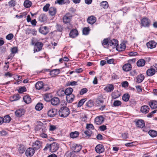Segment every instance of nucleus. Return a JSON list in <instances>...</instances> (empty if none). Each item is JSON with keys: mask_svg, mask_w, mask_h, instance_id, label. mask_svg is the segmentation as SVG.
Here are the masks:
<instances>
[{"mask_svg": "<svg viewBox=\"0 0 157 157\" xmlns=\"http://www.w3.org/2000/svg\"><path fill=\"white\" fill-rule=\"evenodd\" d=\"M70 112L69 108L65 106L62 107L60 109L59 111V113L60 117H65L68 116Z\"/></svg>", "mask_w": 157, "mask_h": 157, "instance_id": "f257e3e1", "label": "nucleus"}, {"mask_svg": "<svg viewBox=\"0 0 157 157\" xmlns=\"http://www.w3.org/2000/svg\"><path fill=\"white\" fill-rule=\"evenodd\" d=\"M44 148V149H47L48 148H50V151L52 152H54L56 151L58 149L59 146L57 143H53L50 144H47Z\"/></svg>", "mask_w": 157, "mask_h": 157, "instance_id": "f03ea898", "label": "nucleus"}, {"mask_svg": "<svg viewBox=\"0 0 157 157\" xmlns=\"http://www.w3.org/2000/svg\"><path fill=\"white\" fill-rule=\"evenodd\" d=\"M141 26L145 27H148L150 26L151 21L146 17H144L141 20Z\"/></svg>", "mask_w": 157, "mask_h": 157, "instance_id": "7ed1b4c3", "label": "nucleus"}, {"mask_svg": "<svg viewBox=\"0 0 157 157\" xmlns=\"http://www.w3.org/2000/svg\"><path fill=\"white\" fill-rule=\"evenodd\" d=\"M95 150L97 153L100 154L104 151L105 148L102 144H98L96 146Z\"/></svg>", "mask_w": 157, "mask_h": 157, "instance_id": "20e7f679", "label": "nucleus"}, {"mask_svg": "<svg viewBox=\"0 0 157 157\" xmlns=\"http://www.w3.org/2000/svg\"><path fill=\"white\" fill-rule=\"evenodd\" d=\"M72 16L71 14L68 13L65 14L63 17V22L65 23H69L72 18Z\"/></svg>", "mask_w": 157, "mask_h": 157, "instance_id": "39448f33", "label": "nucleus"}, {"mask_svg": "<svg viewBox=\"0 0 157 157\" xmlns=\"http://www.w3.org/2000/svg\"><path fill=\"white\" fill-rule=\"evenodd\" d=\"M43 124L41 122H39L35 128V130L36 131H39L40 132H45L47 129L44 128L43 126Z\"/></svg>", "mask_w": 157, "mask_h": 157, "instance_id": "423d86ee", "label": "nucleus"}, {"mask_svg": "<svg viewBox=\"0 0 157 157\" xmlns=\"http://www.w3.org/2000/svg\"><path fill=\"white\" fill-rule=\"evenodd\" d=\"M43 44L41 42H37L34 45V52L40 51L41 49Z\"/></svg>", "mask_w": 157, "mask_h": 157, "instance_id": "0eeeda50", "label": "nucleus"}, {"mask_svg": "<svg viewBox=\"0 0 157 157\" xmlns=\"http://www.w3.org/2000/svg\"><path fill=\"white\" fill-rule=\"evenodd\" d=\"M35 153V151L33 148L29 147L28 148L26 151L25 154L28 157H30L33 155Z\"/></svg>", "mask_w": 157, "mask_h": 157, "instance_id": "6e6552de", "label": "nucleus"}, {"mask_svg": "<svg viewBox=\"0 0 157 157\" xmlns=\"http://www.w3.org/2000/svg\"><path fill=\"white\" fill-rule=\"evenodd\" d=\"M104 119L101 116L96 117L95 119V122L96 124H101L104 121Z\"/></svg>", "mask_w": 157, "mask_h": 157, "instance_id": "1a4fd4ad", "label": "nucleus"}, {"mask_svg": "<svg viewBox=\"0 0 157 157\" xmlns=\"http://www.w3.org/2000/svg\"><path fill=\"white\" fill-rule=\"evenodd\" d=\"M57 111L56 109H52L49 110L48 112V116L50 117H53L57 114Z\"/></svg>", "mask_w": 157, "mask_h": 157, "instance_id": "9d476101", "label": "nucleus"}, {"mask_svg": "<svg viewBox=\"0 0 157 157\" xmlns=\"http://www.w3.org/2000/svg\"><path fill=\"white\" fill-rule=\"evenodd\" d=\"M41 143L40 141L36 140L33 144L32 148L35 150L39 149L41 147Z\"/></svg>", "mask_w": 157, "mask_h": 157, "instance_id": "9b49d317", "label": "nucleus"}, {"mask_svg": "<svg viewBox=\"0 0 157 157\" xmlns=\"http://www.w3.org/2000/svg\"><path fill=\"white\" fill-rule=\"evenodd\" d=\"M39 31L40 33L44 35H46L49 32L48 29L46 26L41 27Z\"/></svg>", "mask_w": 157, "mask_h": 157, "instance_id": "f8f14e48", "label": "nucleus"}, {"mask_svg": "<svg viewBox=\"0 0 157 157\" xmlns=\"http://www.w3.org/2000/svg\"><path fill=\"white\" fill-rule=\"evenodd\" d=\"M118 41L116 39H113L110 40L109 39V45L112 46L113 48L116 47V48L117 45H118Z\"/></svg>", "mask_w": 157, "mask_h": 157, "instance_id": "ddd939ff", "label": "nucleus"}, {"mask_svg": "<svg viewBox=\"0 0 157 157\" xmlns=\"http://www.w3.org/2000/svg\"><path fill=\"white\" fill-rule=\"evenodd\" d=\"M156 72L155 69L153 68V67H151L149 69L147 70L146 73L147 75L149 76L154 75Z\"/></svg>", "mask_w": 157, "mask_h": 157, "instance_id": "4468645a", "label": "nucleus"}, {"mask_svg": "<svg viewBox=\"0 0 157 157\" xmlns=\"http://www.w3.org/2000/svg\"><path fill=\"white\" fill-rule=\"evenodd\" d=\"M50 75L52 77H55L60 73V71L59 69H56L50 71Z\"/></svg>", "mask_w": 157, "mask_h": 157, "instance_id": "2eb2a0df", "label": "nucleus"}, {"mask_svg": "<svg viewBox=\"0 0 157 157\" xmlns=\"http://www.w3.org/2000/svg\"><path fill=\"white\" fill-rule=\"evenodd\" d=\"M114 89V86L112 84H109L107 85L104 88V90L108 92H110L113 91Z\"/></svg>", "mask_w": 157, "mask_h": 157, "instance_id": "dca6fc26", "label": "nucleus"}, {"mask_svg": "<svg viewBox=\"0 0 157 157\" xmlns=\"http://www.w3.org/2000/svg\"><path fill=\"white\" fill-rule=\"evenodd\" d=\"M157 44L154 40H151L146 44V45L148 48H153L156 47Z\"/></svg>", "mask_w": 157, "mask_h": 157, "instance_id": "f3484780", "label": "nucleus"}, {"mask_svg": "<svg viewBox=\"0 0 157 157\" xmlns=\"http://www.w3.org/2000/svg\"><path fill=\"white\" fill-rule=\"evenodd\" d=\"M92 132L90 130H87L84 132V133H82V136L84 138H86L88 137V138L91 136L92 134Z\"/></svg>", "mask_w": 157, "mask_h": 157, "instance_id": "a211bd4d", "label": "nucleus"}, {"mask_svg": "<svg viewBox=\"0 0 157 157\" xmlns=\"http://www.w3.org/2000/svg\"><path fill=\"white\" fill-rule=\"evenodd\" d=\"M25 113V111L23 109H19L16 110L15 112V114L16 117H20Z\"/></svg>", "mask_w": 157, "mask_h": 157, "instance_id": "6ab92c4d", "label": "nucleus"}, {"mask_svg": "<svg viewBox=\"0 0 157 157\" xmlns=\"http://www.w3.org/2000/svg\"><path fill=\"white\" fill-rule=\"evenodd\" d=\"M51 103L53 105H57L59 103V100L57 97H54L51 99Z\"/></svg>", "mask_w": 157, "mask_h": 157, "instance_id": "aec40b11", "label": "nucleus"}, {"mask_svg": "<svg viewBox=\"0 0 157 157\" xmlns=\"http://www.w3.org/2000/svg\"><path fill=\"white\" fill-rule=\"evenodd\" d=\"M136 125L139 128H143L145 126V123L144 121L138 120L136 122Z\"/></svg>", "mask_w": 157, "mask_h": 157, "instance_id": "412c9836", "label": "nucleus"}, {"mask_svg": "<svg viewBox=\"0 0 157 157\" xmlns=\"http://www.w3.org/2000/svg\"><path fill=\"white\" fill-rule=\"evenodd\" d=\"M96 18L94 16H92L88 18L87 21L90 24H93L96 22Z\"/></svg>", "mask_w": 157, "mask_h": 157, "instance_id": "4be33fe9", "label": "nucleus"}, {"mask_svg": "<svg viewBox=\"0 0 157 157\" xmlns=\"http://www.w3.org/2000/svg\"><path fill=\"white\" fill-rule=\"evenodd\" d=\"M122 68L124 71H128L131 70L132 66L131 64L127 63L123 65Z\"/></svg>", "mask_w": 157, "mask_h": 157, "instance_id": "5701e85b", "label": "nucleus"}, {"mask_svg": "<svg viewBox=\"0 0 157 157\" xmlns=\"http://www.w3.org/2000/svg\"><path fill=\"white\" fill-rule=\"evenodd\" d=\"M44 84L42 81L38 82L36 84L35 86L37 90H40L43 89L44 87Z\"/></svg>", "mask_w": 157, "mask_h": 157, "instance_id": "b1692460", "label": "nucleus"}, {"mask_svg": "<svg viewBox=\"0 0 157 157\" xmlns=\"http://www.w3.org/2000/svg\"><path fill=\"white\" fill-rule=\"evenodd\" d=\"M78 35V32L75 29L71 30L69 33L70 36L74 38L76 37Z\"/></svg>", "mask_w": 157, "mask_h": 157, "instance_id": "393cba45", "label": "nucleus"}, {"mask_svg": "<svg viewBox=\"0 0 157 157\" xmlns=\"http://www.w3.org/2000/svg\"><path fill=\"white\" fill-rule=\"evenodd\" d=\"M126 47L125 44L124 43H122L119 45L118 44L116 47V50L119 51H122L124 50Z\"/></svg>", "mask_w": 157, "mask_h": 157, "instance_id": "a878e982", "label": "nucleus"}, {"mask_svg": "<svg viewBox=\"0 0 157 157\" xmlns=\"http://www.w3.org/2000/svg\"><path fill=\"white\" fill-rule=\"evenodd\" d=\"M144 78V75L143 74L138 75L136 78V82L138 83L142 82Z\"/></svg>", "mask_w": 157, "mask_h": 157, "instance_id": "bb28decb", "label": "nucleus"}, {"mask_svg": "<svg viewBox=\"0 0 157 157\" xmlns=\"http://www.w3.org/2000/svg\"><path fill=\"white\" fill-rule=\"evenodd\" d=\"M149 105L151 108L156 109L157 108V101H151L149 103Z\"/></svg>", "mask_w": 157, "mask_h": 157, "instance_id": "cd10ccee", "label": "nucleus"}, {"mask_svg": "<svg viewBox=\"0 0 157 157\" xmlns=\"http://www.w3.org/2000/svg\"><path fill=\"white\" fill-rule=\"evenodd\" d=\"M149 108L147 105H144L141 107L140 109L142 113H147L149 111Z\"/></svg>", "mask_w": 157, "mask_h": 157, "instance_id": "c85d7f7f", "label": "nucleus"}, {"mask_svg": "<svg viewBox=\"0 0 157 157\" xmlns=\"http://www.w3.org/2000/svg\"><path fill=\"white\" fill-rule=\"evenodd\" d=\"M145 63V61L144 59H140L137 62V65L139 67L144 66Z\"/></svg>", "mask_w": 157, "mask_h": 157, "instance_id": "c756f323", "label": "nucleus"}, {"mask_svg": "<svg viewBox=\"0 0 157 157\" xmlns=\"http://www.w3.org/2000/svg\"><path fill=\"white\" fill-rule=\"evenodd\" d=\"M23 99L24 102L27 104L31 102V98L29 95L24 96Z\"/></svg>", "mask_w": 157, "mask_h": 157, "instance_id": "7c9ffc66", "label": "nucleus"}, {"mask_svg": "<svg viewBox=\"0 0 157 157\" xmlns=\"http://www.w3.org/2000/svg\"><path fill=\"white\" fill-rule=\"evenodd\" d=\"M56 12V9L54 7H51L49 10V13L51 16H54L55 15Z\"/></svg>", "mask_w": 157, "mask_h": 157, "instance_id": "2f4dec72", "label": "nucleus"}, {"mask_svg": "<svg viewBox=\"0 0 157 157\" xmlns=\"http://www.w3.org/2000/svg\"><path fill=\"white\" fill-rule=\"evenodd\" d=\"M69 3V0H57L55 2V3H58L59 5H62L64 4H67Z\"/></svg>", "mask_w": 157, "mask_h": 157, "instance_id": "473e14b6", "label": "nucleus"}, {"mask_svg": "<svg viewBox=\"0 0 157 157\" xmlns=\"http://www.w3.org/2000/svg\"><path fill=\"white\" fill-rule=\"evenodd\" d=\"M75 96L73 94H71L66 96V99L68 103H71L74 100Z\"/></svg>", "mask_w": 157, "mask_h": 157, "instance_id": "72a5a7b5", "label": "nucleus"}, {"mask_svg": "<svg viewBox=\"0 0 157 157\" xmlns=\"http://www.w3.org/2000/svg\"><path fill=\"white\" fill-rule=\"evenodd\" d=\"M100 6L103 9H106L108 8L109 4L107 1H102L100 3Z\"/></svg>", "mask_w": 157, "mask_h": 157, "instance_id": "f704fd0d", "label": "nucleus"}, {"mask_svg": "<svg viewBox=\"0 0 157 157\" xmlns=\"http://www.w3.org/2000/svg\"><path fill=\"white\" fill-rule=\"evenodd\" d=\"M73 89L71 87H69L67 88L64 91L65 94L67 96L71 94H72V93L73 91Z\"/></svg>", "mask_w": 157, "mask_h": 157, "instance_id": "c9c22d12", "label": "nucleus"}, {"mask_svg": "<svg viewBox=\"0 0 157 157\" xmlns=\"http://www.w3.org/2000/svg\"><path fill=\"white\" fill-rule=\"evenodd\" d=\"M52 94H45L44 96V100L47 101H51L52 98Z\"/></svg>", "mask_w": 157, "mask_h": 157, "instance_id": "e433bc0d", "label": "nucleus"}, {"mask_svg": "<svg viewBox=\"0 0 157 157\" xmlns=\"http://www.w3.org/2000/svg\"><path fill=\"white\" fill-rule=\"evenodd\" d=\"M94 105V102L93 101L90 100L86 103V105L87 108H91L93 107Z\"/></svg>", "mask_w": 157, "mask_h": 157, "instance_id": "4c0bfd02", "label": "nucleus"}, {"mask_svg": "<svg viewBox=\"0 0 157 157\" xmlns=\"http://www.w3.org/2000/svg\"><path fill=\"white\" fill-rule=\"evenodd\" d=\"M36 31L35 30H33L31 29H28L26 30V34H29L31 33L33 35L35 36L36 34Z\"/></svg>", "mask_w": 157, "mask_h": 157, "instance_id": "58836bf2", "label": "nucleus"}, {"mask_svg": "<svg viewBox=\"0 0 157 157\" xmlns=\"http://www.w3.org/2000/svg\"><path fill=\"white\" fill-rule=\"evenodd\" d=\"M79 133L77 131L72 132L70 134V136L72 138H75L78 136Z\"/></svg>", "mask_w": 157, "mask_h": 157, "instance_id": "ea45409f", "label": "nucleus"}, {"mask_svg": "<svg viewBox=\"0 0 157 157\" xmlns=\"http://www.w3.org/2000/svg\"><path fill=\"white\" fill-rule=\"evenodd\" d=\"M3 122L8 123L11 121V118L9 115H7L4 117V118H3Z\"/></svg>", "mask_w": 157, "mask_h": 157, "instance_id": "a19ab883", "label": "nucleus"}, {"mask_svg": "<svg viewBox=\"0 0 157 157\" xmlns=\"http://www.w3.org/2000/svg\"><path fill=\"white\" fill-rule=\"evenodd\" d=\"M87 98H85L81 99L78 103L77 105V106L78 107H80L84 104V103L86 101Z\"/></svg>", "mask_w": 157, "mask_h": 157, "instance_id": "79ce46f5", "label": "nucleus"}, {"mask_svg": "<svg viewBox=\"0 0 157 157\" xmlns=\"http://www.w3.org/2000/svg\"><path fill=\"white\" fill-rule=\"evenodd\" d=\"M148 134L152 137H155L157 135V132L153 130H150L148 132Z\"/></svg>", "mask_w": 157, "mask_h": 157, "instance_id": "37998d69", "label": "nucleus"}, {"mask_svg": "<svg viewBox=\"0 0 157 157\" xmlns=\"http://www.w3.org/2000/svg\"><path fill=\"white\" fill-rule=\"evenodd\" d=\"M24 5L25 7L29 8L31 6L32 2L29 0H26L24 2Z\"/></svg>", "mask_w": 157, "mask_h": 157, "instance_id": "c03bdc74", "label": "nucleus"}, {"mask_svg": "<svg viewBox=\"0 0 157 157\" xmlns=\"http://www.w3.org/2000/svg\"><path fill=\"white\" fill-rule=\"evenodd\" d=\"M43 105L42 103H38L35 106V108L37 110H40L42 109L43 108Z\"/></svg>", "mask_w": 157, "mask_h": 157, "instance_id": "a18cd8bd", "label": "nucleus"}, {"mask_svg": "<svg viewBox=\"0 0 157 157\" xmlns=\"http://www.w3.org/2000/svg\"><path fill=\"white\" fill-rule=\"evenodd\" d=\"M129 98L130 96L128 94H124L122 96V99L125 101H128Z\"/></svg>", "mask_w": 157, "mask_h": 157, "instance_id": "49530a36", "label": "nucleus"}, {"mask_svg": "<svg viewBox=\"0 0 157 157\" xmlns=\"http://www.w3.org/2000/svg\"><path fill=\"white\" fill-rule=\"evenodd\" d=\"M82 147L80 145H75V146L74 147V150L75 152H78L81 149Z\"/></svg>", "mask_w": 157, "mask_h": 157, "instance_id": "de8ad7c7", "label": "nucleus"}, {"mask_svg": "<svg viewBox=\"0 0 157 157\" xmlns=\"http://www.w3.org/2000/svg\"><path fill=\"white\" fill-rule=\"evenodd\" d=\"M57 95L60 97L63 96L65 94L64 91L62 89H60L59 90L57 91Z\"/></svg>", "mask_w": 157, "mask_h": 157, "instance_id": "09e8293b", "label": "nucleus"}, {"mask_svg": "<svg viewBox=\"0 0 157 157\" xmlns=\"http://www.w3.org/2000/svg\"><path fill=\"white\" fill-rule=\"evenodd\" d=\"M109 39L108 38L104 39L103 42H102V44L103 46H104L105 45H109Z\"/></svg>", "mask_w": 157, "mask_h": 157, "instance_id": "8fccbe9b", "label": "nucleus"}, {"mask_svg": "<svg viewBox=\"0 0 157 157\" xmlns=\"http://www.w3.org/2000/svg\"><path fill=\"white\" fill-rule=\"evenodd\" d=\"M26 91V89L25 87H20L18 90V92L19 93L21 94Z\"/></svg>", "mask_w": 157, "mask_h": 157, "instance_id": "3c124183", "label": "nucleus"}, {"mask_svg": "<svg viewBox=\"0 0 157 157\" xmlns=\"http://www.w3.org/2000/svg\"><path fill=\"white\" fill-rule=\"evenodd\" d=\"M90 30L88 28H84L82 30L83 34L84 35H88L89 32Z\"/></svg>", "mask_w": 157, "mask_h": 157, "instance_id": "603ef678", "label": "nucleus"}, {"mask_svg": "<svg viewBox=\"0 0 157 157\" xmlns=\"http://www.w3.org/2000/svg\"><path fill=\"white\" fill-rule=\"evenodd\" d=\"M46 19V17L44 14L41 15L39 17V20L41 22H44Z\"/></svg>", "mask_w": 157, "mask_h": 157, "instance_id": "864d4df0", "label": "nucleus"}, {"mask_svg": "<svg viewBox=\"0 0 157 157\" xmlns=\"http://www.w3.org/2000/svg\"><path fill=\"white\" fill-rule=\"evenodd\" d=\"M88 89L86 88H84L81 89L79 92V94L82 95L86 93L88 91Z\"/></svg>", "mask_w": 157, "mask_h": 157, "instance_id": "5fc2aeb1", "label": "nucleus"}, {"mask_svg": "<svg viewBox=\"0 0 157 157\" xmlns=\"http://www.w3.org/2000/svg\"><path fill=\"white\" fill-rule=\"evenodd\" d=\"M121 104V102L119 100H116L114 101L113 103V105L114 106L116 107L120 105Z\"/></svg>", "mask_w": 157, "mask_h": 157, "instance_id": "6e6d98bb", "label": "nucleus"}, {"mask_svg": "<svg viewBox=\"0 0 157 157\" xmlns=\"http://www.w3.org/2000/svg\"><path fill=\"white\" fill-rule=\"evenodd\" d=\"M13 37V35L12 33H10L7 35L6 36V38L8 40H11Z\"/></svg>", "mask_w": 157, "mask_h": 157, "instance_id": "4d7b16f0", "label": "nucleus"}, {"mask_svg": "<svg viewBox=\"0 0 157 157\" xmlns=\"http://www.w3.org/2000/svg\"><path fill=\"white\" fill-rule=\"evenodd\" d=\"M16 4V2L14 0H11L9 2V6L11 7H13L15 6Z\"/></svg>", "mask_w": 157, "mask_h": 157, "instance_id": "13d9d810", "label": "nucleus"}, {"mask_svg": "<svg viewBox=\"0 0 157 157\" xmlns=\"http://www.w3.org/2000/svg\"><path fill=\"white\" fill-rule=\"evenodd\" d=\"M50 5L49 4H46L43 8V10L44 11L46 12L48 10Z\"/></svg>", "mask_w": 157, "mask_h": 157, "instance_id": "bf43d9fd", "label": "nucleus"}, {"mask_svg": "<svg viewBox=\"0 0 157 157\" xmlns=\"http://www.w3.org/2000/svg\"><path fill=\"white\" fill-rule=\"evenodd\" d=\"M13 101H15L19 100L20 98V97L19 94H17L13 96Z\"/></svg>", "mask_w": 157, "mask_h": 157, "instance_id": "052dcab7", "label": "nucleus"}, {"mask_svg": "<svg viewBox=\"0 0 157 157\" xmlns=\"http://www.w3.org/2000/svg\"><path fill=\"white\" fill-rule=\"evenodd\" d=\"M56 27L58 31L59 32H62L63 29L61 25L57 24L56 26Z\"/></svg>", "mask_w": 157, "mask_h": 157, "instance_id": "680f3d73", "label": "nucleus"}, {"mask_svg": "<svg viewBox=\"0 0 157 157\" xmlns=\"http://www.w3.org/2000/svg\"><path fill=\"white\" fill-rule=\"evenodd\" d=\"M86 128L88 129V130H90V129H94V127L93 124H87L86 127Z\"/></svg>", "mask_w": 157, "mask_h": 157, "instance_id": "e2e57ef3", "label": "nucleus"}, {"mask_svg": "<svg viewBox=\"0 0 157 157\" xmlns=\"http://www.w3.org/2000/svg\"><path fill=\"white\" fill-rule=\"evenodd\" d=\"M25 149L22 146H20L18 150L20 153H23L25 151Z\"/></svg>", "mask_w": 157, "mask_h": 157, "instance_id": "0e129e2a", "label": "nucleus"}, {"mask_svg": "<svg viewBox=\"0 0 157 157\" xmlns=\"http://www.w3.org/2000/svg\"><path fill=\"white\" fill-rule=\"evenodd\" d=\"M17 51V48L16 47H14L11 49V53H13L14 55V54L16 53Z\"/></svg>", "mask_w": 157, "mask_h": 157, "instance_id": "69168bd1", "label": "nucleus"}, {"mask_svg": "<svg viewBox=\"0 0 157 157\" xmlns=\"http://www.w3.org/2000/svg\"><path fill=\"white\" fill-rule=\"evenodd\" d=\"M99 129L101 131H104L106 129V126L105 125H102L99 127Z\"/></svg>", "mask_w": 157, "mask_h": 157, "instance_id": "338daca9", "label": "nucleus"}, {"mask_svg": "<svg viewBox=\"0 0 157 157\" xmlns=\"http://www.w3.org/2000/svg\"><path fill=\"white\" fill-rule=\"evenodd\" d=\"M40 134V136L43 138H46L47 137V135L44 133L45 132H41Z\"/></svg>", "mask_w": 157, "mask_h": 157, "instance_id": "774afa93", "label": "nucleus"}]
</instances>
